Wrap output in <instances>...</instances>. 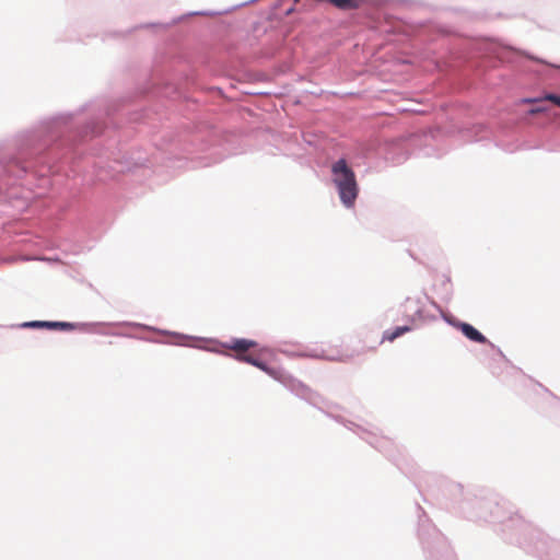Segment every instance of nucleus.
<instances>
[{"instance_id": "2", "label": "nucleus", "mask_w": 560, "mask_h": 560, "mask_svg": "<svg viewBox=\"0 0 560 560\" xmlns=\"http://www.w3.org/2000/svg\"><path fill=\"white\" fill-rule=\"evenodd\" d=\"M256 346H257V343L254 340L235 339L231 343L226 345V348L236 352L235 358L238 361L252 364V365L258 368L259 370L266 372L273 378L281 381L283 374L280 370L268 368L264 362L259 361L254 354L247 353V351L249 349H252Z\"/></svg>"}, {"instance_id": "5", "label": "nucleus", "mask_w": 560, "mask_h": 560, "mask_svg": "<svg viewBox=\"0 0 560 560\" xmlns=\"http://www.w3.org/2000/svg\"><path fill=\"white\" fill-rule=\"evenodd\" d=\"M46 328L71 330L74 328V325L67 322H47Z\"/></svg>"}, {"instance_id": "4", "label": "nucleus", "mask_w": 560, "mask_h": 560, "mask_svg": "<svg viewBox=\"0 0 560 560\" xmlns=\"http://www.w3.org/2000/svg\"><path fill=\"white\" fill-rule=\"evenodd\" d=\"M409 330H410V328L408 326L397 327L393 331H386L384 334L383 339H386L388 341H394L396 338H398L399 336H401L402 334H405L406 331H409Z\"/></svg>"}, {"instance_id": "7", "label": "nucleus", "mask_w": 560, "mask_h": 560, "mask_svg": "<svg viewBox=\"0 0 560 560\" xmlns=\"http://www.w3.org/2000/svg\"><path fill=\"white\" fill-rule=\"evenodd\" d=\"M546 100L552 102L553 104H556L557 106L560 107V96L555 95V94H548L546 96Z\"/></svg>"}, {"instance_id": "1", "label": "nucleus", "mask_w": 560, "mask_h": 560, "mask_svg": "<svg viewBox=\"0 0 560 560\" xmlns=\"http://www.w3.org/2000/svg\"><path fill=\"white\" fill-rule=\"evenodd\" d=\"M332 182L336 185L341 202L350 208L358 197V184L354 172L348 166L345 159L338 160L331 166Z\"/></svg>"}, {"instance_id": "6", "label": "nucleus", "mask_w": 560, "mask_h": 560, "mask_svg": "<svg viewBox=\"0 0 560 560\" xmlns=\"http://www.w3.org/2000/svg\"><path fill=\"white\" fill-rule=\"evenodd\" d=\"M46 325H47V322H40V320H35V322H30V323H26L24 324V326L26 327H33V328H46Z\"/></svg>"}, {"instance_id": "8", "label": "nucleus", "mask_w": 560, "mask_h": 560, "mask_svg": "<svg viewBox=\"0 0 560 560\" xmlns=\"http://www.w3.org/2000/svg\"><path fill=\"white\" fill-rule=\"evenodd\" d=\"M337 359L342 361V360H345V359H346V357H339V358H337Z\"/></svg>"}, {"instance_id": "3", "label": "nucleus", "mask_w": 560, "mask_h": 560, "mask_svg": "<svg viewBox=\"0 0 560 560\" xmlns=\"http://www.w3.org/2000/svg\"><path fill=\"white\" fill-rule=\"evenodd\" d=\"M458 328L460 329L463 335L471 341L479 342V343L488 342V339L470 324L460 323L458 325Z\"/></svg>"}]
</instances>
